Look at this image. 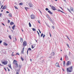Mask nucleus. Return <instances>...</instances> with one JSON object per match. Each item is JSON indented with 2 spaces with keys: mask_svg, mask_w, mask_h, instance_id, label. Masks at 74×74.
Instances as JSON below:
<instances>
[{
  "mask_svg": "<svg viewBox=\"0 0 74 74\" xmlns=\"http://www.w3.org/2000/svg\"><path fill=\"white\" fill-rule=\"evenodd\" d=\"M66 71L67 73H71L73 71V66L70 67L66 69Z\"/></svg>",
  "mask_w": 74,
  "mask_h": 74,
  "instance_id": "nucleus-1",
  "label": "nucleus"
},
{
  "mask_svg": "<svg viewBox=\"0 0 74 74\" xmlns=\"http://www.w3.org/2000/svg\"><path fill=\"white\" fill-rule=\"evenodd\" d=\"M23 47H23V51H21V53H22L23 52V51H24V48H25V47H26V45H27V42H26V41H24L23 44Z\"/></svg>",
  "mask_w": 74,
  "mask_h": 74,
  "instance_id": "nucleus-2",
  "label": "nucleus"
},
{
  "mask_svg": "<svg viewBox=\"0 0 74 74\" xmlns=\"http://www.w3.org/2000/svg\"><path fill=\"white\" fill-rule=\"evenodd\" d=\"M13 64L14 65V67L16 68L17 67H18V66H19V65H18V64L17 63V61H16L15 60H14L13 61Z\"/></svg>",
  "mask_w": 74,
  "mask_h": 74,
  "instance_id": "nucleus-3",
  "label": "nucleus"
},
{
  "mask_svg": "<svg viewBox=\"0 0 74 74\" xmlns=\"http://www.w3.org/2000/svg\"><path fill=\"white\" fill-rule=\"evenodd\" d=\"M67 9L68 11H69L71 13H72V12H74V8H73V7L71 6H70V9L69 8H67Z\"/></svg>",
  "mask_w": 74,
  "mask_h": 74,
  "instance_id": "nucleus-4",
  "label": "nucleus"
},
{
  "mask_svg": "<svg viewBox=\"0 0 74 74\" xmlns=\"http://www.w3.org/2000/svg\"><path fill=\"white\" fill-rule=\"evenodd\" d=\"M2 64H3L4 65H6L8 64V61H5L1 62Z\"/></svg>",
  "mask_w": 74,
  "mask_h": 74,
  "instance_id": "nucleus-5",
  "label": "nucleus"
},
{
  "mask_svg": "<svg viewBox=\"0 0 74 74\" xmlns=\"http://www.w3.org/2000/svg\"><path fill=\"white\" fill-rule=\"evenodd\" d=\"M71 64V62L70 61H67V62L66 64V65L67 66H69Z\"/></svg>",
  "mask_w": 74,
  "mask_h": 74,
  "instance_id": "nucleus-6",
  "label": "nucleus"
},
{
  "mask_svg": "<svg viewBox=\"0 0 74 74\" xmlns=\"http://www.w3.org/2000/svg\"><path fill=\"white\" fill-rule=\"evenodd\" d=\"M51 9L52 10H53V11H55V10H56V9L55 7L53 6H52L51 7Z\"/></svg>",
  "mask_w": 74,
  "mask_h": 74,
  "instance_id": "nucleus-7",
  "label": "nucleus"
},
{
  "mask_svg": "<svg viewBox=\"0 0 74 74\" xmlns=\"http://www.w3.org/2000/svg\"><path fill=\"white\" fill-rule=\"evenodd\" d=\"M28 5L29 7H32L33 5L31 3H28Z\"/></svg>",
  "mask_w": 74,
  "mask_h": 74,
  "instance_id": "nucleus-8",
  "label": "nucleus"
},
{
  "mask_svg": "<svg viewBox=\"0 0 74 74\" xmlns=\"http://www.w3.org/2000/svg\"><path fill=\"white\" fill-rule=\"evenodd\" d=\"M56 66L60 68V66H59V63L57 62L56 64Z\"/></svg>",
  "mask_w": 74,
  "mask_h": 74,
  "instance_id": "nucleus-9",
  "label": "nucleus"
},
{
  "mask_svg": "<svg viewBox=\"0 0 74 74\" xmlns=\"http://www.w3.org/2000/svg\"><path fill=\"white\" fill-rule=\"evenodd\" d=\"M31 19H34L35 18V16L34 15H31Z\"/></svg>",
  "mask_w": 74,
  "mask_h": 74,
  "instance_id": "nucleus-10",
  "label": "nucleus"
},
{
  "mask_svg": "<svg viewBox=\"0 0 74 74\" xmlns=\"http://www.w3.org/2000/svg\"><path fill=\"white\" fill-rule=\"evenodd\" d=\"M65 58L66 60L67 61L68 60V57H67V55H65Z\"/></svg>",
  "mask_w": 74,
  "mask_h": 74,
  "instance_id": "nucleus-11",
  "label": "nucleus"
},
{
  "mask_svg": "<svg viewBox=\"0 0 74 74\" xmlns=\"http://www.w3.org/2000/svg\"><path fill=\"white\" fill-rule=\"evenodd\" d=\"M35 47H36V45L34 44L33 45H32L31 48H32V49H33V48H34Z\"/></svg>",
  "mask_w": 74,
  "mask_h": 74,
  "instance_id": "nucleus-12",
  "label": "nucleus"
},
{
  "mask_svg": "<svg viewBox=\"0 0 74 74\" xmlns=\"http://www.w3.org/2000/svg\"><path fill=\"white\" fill-rule=\"evenodd\" d=\"M31 50H32V49H31V48H29L28 49V50H27V54H28V51H31Z\"/></svg>",
  "mask_w": 74,
  "mask_h": 74,
  "instance_id": "nucleus-13",
  "label": "nucleus"
},
{
  "mask_svg": "<svg viewBox=\"0 0 74 74\" xmlns=\"http://www.w3.org/2000/svg\"><path fill=\"white\" fill-rule=\"evenodd\" d=\"M20 41L21 42H23V39L22 38H21L20 39Z\"/></svg>",
  "mask_w": 74,
  "mask_h": 74,
  "instance_id": "nucleus-14",
  "label": "nucleus"
},
{
  "mask_svg": "<svg viewBox=\"0 0 74 74\" xmlns=\"http://www.w3.org/2000/svg\"><path fill=\"white\" fill-rule=\"evenodd\" d=\"M15 25H14L12 27V28L13 30H14V29H15Z\"/></svg>",
  "mask_w": 74,
  "mask_h": 74,
  "instance_id": "nucleus-15",
  "label": "nucleus"
},
{
  "mask_svg": "<svg viewBox=\"0 0 74 74\" xmlns=\"http://www.w3.org/2000/svg\"><path fill=\"white\" fill-rule=\"evenodd\" d=\"M48 12L50 14H52L53 13L52 12H51L50 10H49L48 11Z\"/></svg>",
  "mask_w": 74,
  "mask_h": 74,
  "instance_id": "nucleus-16",
  "label": "nucleus"
},
{
  "mask_svg": "<svg viewBox=\"0 0 74 74\" xmlns=\"http://www.w3.org/2000/svg\"><path fill=\"white\" fill-rule=\"evenodd\" d=\"M3 45H5V46H7V45H8V44H7L5 42H4Z\"/></svg>",
  "mask_w": 74,
  "mask_h": 74,
  "instance_id": "nucleus-17",
  "label": "nucleus"
},
{
  "mask_svg": "<svg viewBox=\"0 0 74 74\" xmlns=\"http://www.w3.org/2000/svg\"><path fill=\"white\" fill-rule=\"evenodd\" d=\"M58 12H62V13H63V12L60 10H59V9H58Z\"/></svg>",
  "mask_w": 74,
  "mask_h": 74,
  "instance_id": "nucleus-18",
  "label": "nucleus"
},
{
  "mask_svg": "<svg viewBox=\"0 0 74 74\" xmlns=\"http://www.w3.org/2000/svg\"><path fill=\"white\" fill-rule=\"evenodd\" d=\"M66 65V62L65 61H63V66H65V65Z\"/></svg>",
  "mask_w": 74,
  "mask_h": 74,
  "instance_id": "nucleus-19",
  "label": "nucleus"
},
{
  "mask_svg": "<svg viewBox=\"0 0 74 74\" xmlns=\"http://www.w3.org/2000/svg\"><path fill=\"white\" fill-rule=\"evenodd\" d=\"M14 22H11L10 23V25H14Z\"/></svg>",
  "mask_w": 74,
  "mask_h": 74,
  "instance_id": "nucleus-20",
  "label": "nucleus"
},
{
  "mask_svg": "<svg viewBox=\"0 0 74 74\" xmlns=\"http://www.w3.org/2000/svg\"><path fill=\"white\" fill-rule=\"evenodd\" d=\"M9 16H10V17H12V14H11V13H10L9 14Z\"/></svg>",
  "mask_w": 74,
  "mask_h": 74,
  "instance_id": "nucleus-21",
  "label": "nucleus"
},
{
  "mask_svg": "<svg viewBox=\"0 0 74 74\" xmlns=\"http://www.w3.org/2000/svg\"><path fill=\"white\" fill-rule=\"evenodd\" d=\"M3 10H5V9H6V8L5 7V6H4L2 8Z\"/></svg>",
  "mask_w": 74,
  "mask_h": 74,
  "instance_id": "nucleus-22",
  "label": "nucleus"
},
{
  "mask_svg": "<svg viewBox=\"0 0 74 74\" xmlns=\"http://www.w3.org/2000/svg\"><path fill=\"white\" fill-rule=\"evenodd\" d=\"M51 54L52 55L54 56V55H55V53L54 52H52L51 53Z\"/></svg>",
  "mask_w": 74,
  "mask_h": 74,
  "instance_id": "nucleus-23",
  "label": "nucleus"
},
{
  "mask_svg": "<svg viewBox=\"0 0 74 74\" xmlns=\"http://www.w3.org/2000/svg\"><path fill=\"white\" fill-rule=\"evenodd\" d=\"M29 27H31V26H32V25H31V24L30 23H29Z\"/></svg>",
  "mask_w": 74,
  "mask_h": 74,
  "instance_id": "nucleus-24",
  "label": "nucleus"
},
{
  "mask_svg": "<svg viewBox=\"0 0 74 74\" xmlns=\"http://www.w3.org/2000/svg\"><path fill=\"white\" fill-rule=\"evenodd\" d=\"M19 5H23V3H20L19 4Z\"/></svg>",
  "mask_w": 74,
  "mask_h": 74,
  "instance_id": "nucleus-25",
  "label": "nucleus"
},
{
  "mask_svg": "<svg viewBox=\"0 0 74 74\" xmlns=\"http://www.w3.org/2000/svg\"><path fill=\"white\" fill-rule=\"evenodd\" d=\"M66 37H67V38L68 39V40H69V41H70V38H69L68 36H67L66 35Z\"/></svg>",
  "mask_w": 74,
  "mask_h": 74,
  "instance_id": "nucleus-26",
  "label": "nucleus"
},
{
  "mask_svg": "<svg viewBox=\"0 0 74 74\" xmlns=\"http://www.w3.org/2000/svg\"><path fill=\"white\" fill-rule=\"evenodd\" d=\"M25 10H26V11H27V9H29V8L25 7Z\"/></svg>",
  "mask_w": 74,
  "mask_h": 74,
  "instance_id": "nucleus-27",
  "label": "nucleus"
},
{
  "mask_svg": "<svg viewBox=\"0 0 74 74\" xmlns=\"http://www.w3.org/2000/svg\"><path fill=\"white\" fill-rule=\"evenodd\" d=\"M49 20H50V21H51L52 20V19H51V18L50 17H49Z\"/></svg>",
  "mask_w": 74,
  "mask_h": 74,
  "instance_id": "nucleus-28",
  "label": "nucleus"
},
{
  "mask_svg": "<svg viewBox=\"0 0 74 74\" xmlns=\"http://www.w3.org/2000/svg\"><path fill=\"white\" fill-rule=\"evenodd\" d=\"M32 30H33V31H36V29L34 28H32Z\"/></svg>",
  "mask_w": 74,
  "mask_h": 74,
  "instance_id": "nucleus-29",
  "label": "nucleus"
},
{
  "mask_svg": "<svg viewBox=\"0 0 74 74\" xmlns=\"http://www.w3.org/2000/svg\"><path fill=\"white\" fill-rule=\"evenodd\" d=\"M15 55H19V54L18 53H17L15 54Z\"/></svg>",
  "mask_w": 74,
  "mask_h": 74,
  "instance_id": "nucleus-30",
  "label": "nucleus"
},
{
  "mask_svg": "<svg viewBox=\"0 0 74 74\" xmlns=\"http://www.w3.org/2000/svg\"><path fill=\"white\" fill-rule=\"evenodd\" d=\"M45 10H46V11H48L49 10V9L48 8H46L45 9Z\"/></svg>",
  "mask_w": 74,
  "mask_h": 74,
  "instance_id": "nucleus-31",
  "label": "nucleus"
},
{
  "mask_svg": "<svg viewBox=\"0 0 74 74\" xmlns=\"http://www.w3.org/2000/svg\"><path fill=\"white\" fill-rule=\"evenodd\" d=\"M8 66L10 67V69H11V65H8Z\"/></svg>",
  "mask_w": 74,
  "mask_h": 74,
  "instance_id": "nucleus-32",
  "label": "nucleus"
},
{
  "mask_svg": "<svg viewBox=\"0 0 74 74\" xmlns=\"http://www.w3.org/2000/svg\"><path fill=\"white\" fill-rule=\"evenodd\" d=\"M9 37L10 38V40H11L12 38H11V36H10V35L9 36Z\"/></svg>",
  "mask_w": 74,
  "mask_h": 74,
  "instance_id": "nucleus-33",
  "label": "nucleus"
},
{
  "mask_svg": "<svg viewBox=\"0 0 74 74\" xmlns=\"http://www.w3.org/2000/svg\"><path fill=\"white\" fill-rule=\"evenodd\" d=\"M43 35H44V34L43 33H42L41 35V37H42Z\"/></svg>",
  "mask_w": 74,
  "mask_h": 74,
  "instance_id": "nucleus-34",
  "label": "nucleus"
},
{
  "mask_svg": "<svg viewBox=\"0 0 74 74\" xmlns=\"http://www.w3.org/2000/svg\"><path fill=\"white\" fill-rule=\"evenodd\" d=\"M8 23H10V21L9 20H8Z\"/></svg>",
  "mask_w": 74,
  "mask_h": 74,
  "instance_id": "nucleus-35",
  "label": "nucleus"
},
{
  "mask_svg": "<svg viewBox=\"0 0 74 74\" xmlns=\"http://www.w3.org/2000/svg\"><path fill=\"white\" fill-rule=\"evenodd\" d=\"M21 59L22 61H23V60H24V59H23V58L22 57H21Z\"/></svg>",
  "mask_w": 74,
  "mask_h": 74,
  "instance_id": "nucleus-36",
  "label": "nucleus"
},
{
  "mask_svg": "<svg viewBox=\"0 0 74 74\" xmlns=\"http://www.w3.org/2000/svg\"><path fill=\"white\" fill-rule=\"evenodd\" d=\"M63 11V8H62L60 7H59Z\"/></svg>",
  "mask_w": 74,
  "mask_h": 74,
  "instance_id": "nucleus-37",
  "label": "nucleus"
},
{
  "mask_svg": "<svg viewBox=\"0 0 74 74\" xmlns=\"http://www.w3.org/2000/svg\"><path fill=\"white\" fill-rule=\"evenodd\" d=\"M52 28H53V29H55V27H54V26H52Z\"/></svg>",
  "mask_w": 74,
  "mask_h": 74,
  "instance_id": "nucleus-38",
  "label": "nucleus"
},
{
  "mask_svg": "<svg viewBox=\"0 0 74 74\" xmlns=\"http://www.w3.org/2000/svg\"><path fill=\"white\" fill-rule=\"evenodd\" d=\"M47 18H49V15H47Z\"/></svg>",
  "mask_w": 74,
  "mask_h": 74,
  "instance_id": "nucleus-39",
  "label": "nucleus"
},
{
  "mask_svg": "<svg viewBox=\"0 0 74 74\" xmlns=\"http://www.w3.org/2000/svg\"><path fill=\"white\" fill-rule=\"evenodd\" d=\"M14 7L16 9H18V7H17L15 6Z\"/></svg>",
  "mask_w": 74,
  "mask_h": 74,
  "instance_id": "nucleus-40",
  "label": "nucleus"
},
{
  "mask_svg": "<svg viewBox=\"0 0 74 74\" xmlns=\"http://www.w3.org/2000/svg\"><path fill=\"white\" fill-rule=\"evenodd\" d=\"M37 33L38 35H40V33H39V32H38V31H37Z\"/></svg>",
  "mask_w": 74,
  "mask_h": 74,
  "instance_id": "nucleus-41",
  "label": "nucleus"
},
{
  "mask_svg": "<svg viewBox=\"0 0 74 74\" xmlns=\"http://www.w3.org/2000/svg\"><path fill=\"white\" fill-rule=\"evenodd\" d=\"M38 30H39L40 33V34H41V31H40V30L39 29H38Z\"/></svg>",
  "mask_w": 74,
  "mask_h": 74,
  "instance_id": "nucleus-42",
  "label": "nucleus"
},
{
  "mask_svg": "<svg viewBox=\"0 0 74 74\" xmlns=\"http://www.w3.org/2000/svg\"><path fill=\"white\" fill-rule=\"evenodd\" d=\"M66 45H67V46L68 47H69V48H70V47H69V44H67Z\"/></svg>",
  "mask_w": 74,
  "mask_h": 74,
  "instance_id": "nucleus-43",
  "label": "nucleus"
},
{
  "mask_svg": "<svg viewBox=\"0 0 74 74\" xmlns=\"http://www.w3.org/2000/svg\"><path fill=\"white\" fill-rule=\"evenodd\" d=\"M6 12L7 14H8V13H9V12L8 11H7Z\"/></svg>",
  "mask_w": 74,
  "mask_h": 74,
  "instance_id": "nucleus-44",
  "label": "nucleus"
},
{
  "mask_svg": "<svg viewBox=\"0 0 74 74\" xmlns=\"http://www.w3.org/2000/svg\"><path fill=\"white\" fill-rule=\"evenodd\" d=\"M3 6H4V5H2L1 6V8H2L3 7Z\"/></svg>",
  "mask_w": 74,
  "mask_h": 74,
  "instance_id": "nucleus-45",
  "label": "nucleus"
},
{
  "mask_svg": "<svg viewBox=\"0 0 74 74\" xmlns=\"http://www.w3.org/2000/svg\"><path fill=\"white\" fill-rule=\"evenodd\" d=\"M7 68L8 69V71H10V69L8 68V67H7Z\"/></svg>",
  "mask_w": 74,
  "mask_h": 74,
  "instance_id": "nucleus-46",
  "label": "nucleus"
},
{
  "mask_svg": "<svg viewBox=\"0 0 74 74\" xmlns=\"http://www.w3.org/2000/svg\"><path fill=\"white\" fill-rule=\"evenodd\" d=\"M60 60L61 61H62V57L61 58V59H60Z\"/></svg>",
  "mask_w": 74,
  "mask_h": 74,
  "instance_id": "nucleus-47",
  "label": "nucleus"
},
{
  "mask_svg": "<svg viewBox=\"0 0 74 74\" xmlns=\"http://www.w3.org/2000/svg\"><path fill=\"white\" fill-rule=\"evenodd\" d=\"M2 15V14H0V17H1V16Z\"/></svg>",
  "mask_w": 74,
  "mask_h": 74,
  "instance_id": "nucleus-48",
  "label": "nucleus"
},
{
  "mask_svg": "<svg viewBox=\"0 0 74 74\" xmlns=\"http://www.w3.org/2000/svg\"><path fill=\"white\" fill-rule=\"evenodd\" d=\"M45 35H43V38H44V37H45Z\"/></svg>",
  "mask_w": 74,
  "mask_h": 74,
  "instance_id": "nucleus-49",
  "label": "nucleus"
},
{
  "mask_svg": "<svg viewBox=\"0 0 74 74\" xmlns=\"http://www.w3.org/2000/svg\"><path fill=\"white\" fill-rule=\"evenodd\" d=\"M1 24L3 25V26H5V25H4V24H3V23H1Z\"/></svg>",
  "mask_w": 74,
  "mask_h": 74,
  "instance_id": "nucleus-50",
  "label": "nucleus"
},
{
  "mask_svg": "<svg viewBox=\"0 0 74 74\" xmlns=\"http://www.w3.org/2000/svg\"><path fill=\"white\" fill-rule=\"evenodd\" d=\"M2 42V41L0 40V44H1Z\"/></svg>",
  "mask_w": 74,
  "mask_h": 74,
  "instance_id": "nucleus-51",
  "label": "nucleus"
},
{
  "mask_svg": "<svg viewBox=\"0 0 74 74\" xmlns=\"http://www.w3.org/2000/svg\"><path fill=\"white\" fill-rule=\"evenodd\" d=\"M49 34L50 37H51V33L50 32H49Z\"/></svg>",
  "mask_w": 74,
  "mask_h": 74,
  "instance_id": "nucleus-52",
  "label": "nucleus"
},
{
  "mask_svg": "<svg viewBox=\"0 0 74 74\" xmlns=\"http://www.w3.org/2000/svg\"><path fill=\"white\" fill-rule=\"evenodd\" d=\"M19 68H21V66L19 65Z\"/></svg>",
  "mask_w": 74,
  "mask_h": 74,
  "instance_id": "nucleus-53",
  "label": "nucleus"
},
{
  "mask_svg": "<svg viewBox=\"0 0 74 74\" xmlns=\"http://www.w3.org/2000/svg\"><path fill=\"white\" fill-rule=\"evenodd\" d=\"M16 74H19V73L18 72H16Z\"/></svg>",
  "mask_w": 74,
  "mask_h": 74,
  "instance_id": "nucleus-54",
  "label": "nucleus"
},
{
  "mask_svg": "<svg viewBox=\"0 0 74 74\" xmlns=\"http://www.w3.org/2000/svg\"><path fill=\"white\" fill-rule=\"evenodd\" d=\"M39 10L40 12V13H41V14H42V13L41 12V11H40V10Z\"/></svg>",
  "mask_w": 74,
  "mask_h": 74,
  "instance_id": "nucleus-55",
  "label": "nucleus"
},
{
  "mask_svg": "<svg viewBox=\"0 0 74 74\" xmlns=\"http://www.w3.org/2000/svg\"><path fill=\"white\" fill-rule=\"evenodd\" d=\"M4 69H5V71H6V69H5V68H4Z\"/></svg>",
  "mask_w": 74,
  "mask_h": 74,
  "instance_id": "nucleus-56",
  "label": "nucleus"
},
{
  "mask_svg": "<svg viewBox=\"0 0 74 74\" xmlns=\"http://www.w3.org/2000/svg\"><path fill=\"white\" fill-rule=\"evenodd\" d=\"M14 55H13V54H12V56H14Z\"/></svg>",
  "mask_w": 74,
  "mask_h": 74,
  "instance_id": "nucleus-57",
  "label": "nucleus"
},
{
  "mask_svg": "<svg viewBox=\"0 0 74 74\" xmlns=\"http://www.w3.org/2000/svg\"><path fill=\"white\" fill-rule=\"evenodd\" d=\"M0 66H3V65L1 64L0 63Z\"/></svg>",
  "mask_w": 74,
  "mask_h": 74,
  "instance_id": "nucleus-58",
  "label": "nucleus"
},
{
  "mask_svg": "<svg viewBox=\"0 0 74 74\" xmlns=\"http://www.w3.org/2000/svg\"><path fill=\"white\" fill-rule=\"evenodd\" d=\"M15 41H16V38H15Z\"/></svg>",
  "mask_w": 74,
  "mask_h": 74,
  "instance_id": "nucleus-59",
  "label": "nucleus"
},
{
  "mask_svg": "<svg viewBox=\"0 0 74 74\" xmlns=\"http://www.w3.org/2000/svg\"><path fill=\"white\" fill-rule=\"evenodd\" d=\"M21 30L22 32H23V30H22V29H21Z\"/></svg>",
  "mask_w": 74,
  "mask_h": 74,
  "instance_id": "nucleus-60",
  "label": "nucleus"
},
{
  "mask_svg": "<svg viewBox=\"0 0 74 74\" xmlns=\"http://www.w3.org/2000/svg\"><path fill=\"white\" fill-rule=\"evenodd\" d=\"M38 23H40V21H38Z\"/></svg>",
  "mask_w": 74,
  "mask_h": 74,
  "instance_id": "nucleus-61",
  "label": "nucleus"
},
{
  "mask_svg": "<svg viewBox=\"0 0 74 74\" xmlns=\"http://www.w3.org/2000/svg\"><path fill=\"white\" fill-rule=\"evenodd\" d=\"M0 5H1V3L0 2Z\"/></svg>",
  "mask_w": 74,
  "mask_h": 74,
  "instance_id": "nucleus-62",
  "label": "nucleus"
},
{
  "mask_svg": "<svg viewBox=\"0 0 74 74\" xmlns=\"http://www.w3.org/2000/svg\"><path fill=\"white\" fill-rule=\"evenodd\" d=\"M62 70L63 71H64V69H63V68H62Z\"/></svg>",
  "mask_w": 74,
  "mask_h": 74,
  "instance_id": "nucleus-63",
  "label": "nucleus"
},
{
  "mask_svg": "<svg viewBox=\"0 0 74 74\" xmlns=\"http://www.w3.org/2000/svg\"><path fill=\"white\" fill-rule=\"evenodd\" d=\"M3 10H1V12H3Z\"/></svg>",
  "mask_w": 74,
  "mask_h": 74,
  "instance_id": "nucleus-64",
  "label": "nucleus"
}]
</instances>
